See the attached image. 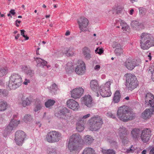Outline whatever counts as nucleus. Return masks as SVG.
Segmentation results:
<instances>
[{"mask_svg":"<svg viewBox=\"0 0 154 154\" xmlns=\"http://www.w3.org/2000/svg\"><path fill=\"white\" fill-rule=\"evenodd\" d=\"M35 60L36 61L37 65L38 66H44L47 64V62L42 59L41 58L38 57L34 58Z\"/></svg>","mask_w":154,"mask_h":154,"instance_id":"nucleus-24","label":"nucleus"},{"mask_svg":"<svg viewBox=\"0 0 154 154\" xmlns=\"http://www.w3.org/2000/svg\"><path fill=\"white\" fill-rule=\"evenodd\" d=\"M134 12V10L133 9H131L129 11V14L131 15H132L133 13V12Z\"/></svg>","mask_w":154,"mask_h":154,"instance_id":"nucleus-64","label":"nucleus"},{"mask_svg":"<svg viewBox=\"0 0 154 154\" xmlns=\"http://www.w3.org/2000/svg\"><path fill=\"white\" fill-rule=\"evenodd\" d=\"M89 128L91 131H94L96 129V117H92L89 122Z\"/></svg>","mask_w":154,"mask_h":154,"instance_id":"nucleus-22","label":"nucleus"},{"mask_svg":"<svg viewBox=\"0 0 154 154\" xmlns=\"http://www.w3.org/2000/svg\"><path fill=\"white\" fill-rule=\"evenodd\" d=\"M110 81L107 82L104 85H100L99 87V93L103 97H109L112 93L110 90Z\"/></svg>","mask_w":154,"mask_h":154,"instance_id":"nucleus-6","label":"nucleus"},{"mask_svg":"<svg viewBox=\"0 0 154 154\" xmlns=\"http://www.w3.org/2000/svg\"><path fill=\"white\" fill-rule=\"evenodd\" d=\"M41 109L40 106H36L34 108V111L35 112H37Z\"/></svg>","mask_w":154,"mask_h":154,"instance_id":"nucleus-58","label":"nucleus"},{"mask_svg":"<svg viewBox=\"0 0 154 154\" xmlns=\"http://www.w3.org/2000/svg\"><path fill=\"white\" fill-rule=\"evenodd\" d=\"M30 102L28 98H26L23 102V106H28L30 105Z\"/></svg>","mask_w":154,"mask_h":154,"instance_id":"nucleus-40","label":"nucleus"},{"mask_svg":"<svg viewBox=\"0 0 154 154\" xmlns=\"http://www.w3.org/2000/svg\"><path fill=\"white\" fill-rule=\"evenodd\" d=\"M154 113V106H152L150 109H146L141 114L142 118L146 120L149 119L152 115Z\"/></svg>","mask_w":154,"mask_h":154,"instance_id":"nucleus-14","label":"nucleus"},{"mask_svg":"<svg viewBox=\"0 0 154 154\" xmlns=\"http://www.w3.org/2000/svg\"><path fill=\"white\" fill-rule=\"evenodd\" d=\"M77 23L80 30V32L87 31V27L89 25V22L87 18L84 17H81L78 19Z\"/></svg>","mask_w":154,"mask_h":154,"instance_id":"nucleus-7","label":"nucleus"},{"mask_svg":"<svg viewBox=\"0 0 154 154\" xmlns=\"http://www.w3.org/2000/svg\"><path fill=\"white\" fill-rule=\"evenodd\" d=\"M20 122V121L12 120L11 121L9 125L6 128V130L8 132H10L15 129Z\"/></svg>","mask_w":154,"mask_h":154,"instance_id":"nucleus-17","label":"nucleus"},{"mask_svg":"<svg viewBox=\"0 0 154 154\" xmlns=\"http://www.w3.org/2000/svg\"><path fill=\"white\" fill-rule=\"evenodd\" d=\"M25 31L23 30H20V34L21 35H22L24 38H25V40H27L29 39V38L28 36H27V35H25Z\"/></svg>","mask_w":154,"mask_h":154,"instance_id":"nucleus-45","label":"nucleus"},{"mask_svg":"<svg viewBox=\"0 0 154 154\" xmlns=\"http://www.w3.org/2000/svg\"><path fill=\"white\" fill-rule=\"evenodd\" d=\"M26 73L27 75H29L30 77H32L34 75L33 72L31 69L28 70L26 72Z\"/></svg>","mask_w":154,"mask_h":154,"instance_id":"nucleus-51","label":"nucleus"},{"mask_svg":"<svg viewBox=\"0 0 154 154\" xmlns=\"http://www.w3.org/2000/svg\"><path fill=\"white\" fill-rule=\"evenodd\" d=\"M146 104L148 106H154V96L150 92L147 93L145 97Z\"/></svg>","mask_w":154,"mask_h":154,"instance_id":"nucleus-15","label":"nucleus"},{"mask_svg":"<svg viewBox=\"0 0 154 154\" xmlns=\"http://www.w3.org/2000/svg\"><path fill=\"white\" fill-rule=\"evenodd\" d=\"M82 154H95V152L93 149L88 147L84 149Z\"/></svg>","mask_w":154,"mask_h":154,"instance_id":"nucleus-28","label":"nucleus"},{"mask_svg":"<svg viewBox=\"0 0 154 154\" xmlns=\"http://www.w3.org/2000/svg\"><path fill=\"white\" fill-rule=\"evenodd\" d=\"M117 115L120 120L127 122L133 120L134 114L128 106H120L117 112Z\"/></svg>","mask_w":154,"mask_h":154,"instance_id":"nucleus-1","label":"nucleus"},{"mask_svg":"<svg viewBox=\"0 0 154 154\" xmlns=\"http://www.w3.org/2000/svg\"><path fill=\"white\" fill-rule=\"evenodd\" d=\"M133 146H131L130 147L129 149H124V150L125 151L124 152L125 153H133L134 152V150L132 149Z\"/></svg>","mask_w":154,"mask_h":154,"instance_id":"nucleus-44","label":"nucleus"},{"mask_svg":"<svg viewBox=\"0 0 154 154\" xmlns=\"http://www.w3.org/2000/svg\"><path fill=\"white\" fill-rule=\"evenodd\" d=\"M67 106H78L79 104L76 101L72 99H70L66 102Z\"/></svg>","mask_w":154,"mask_h":154,"instance_id":"nucleus-30","label":"nucleus"},{"mask_svg":"<svg viewBox=\"0 0 154 154\" xmlns=\"http://www.w3.org/2000/svg\"><path fill=\"white\" fill-rule=\"evenodd\" d=\"M30 81L29 79H25L24 81L23 82V84L24 85H28V83H29Z\"/></svg>","mask_w":154,"mask_h":154,"instance_id":"nucleus-56","label":"nucleus"},{"mask_svg":"<svg viewBox=\"0 0 154 154\" xmlns=\"http://www.w3.org/2000/svg\"><path fill=\"white\" fill-rule=\"evenodd\" d=\"M149 153L150 154H154V147H153L152 148V149L150 150Z\"/></svg>","mask_w":154,"mask_h":154,"instance_id":"nucleus-62","label":"nucleus"},{"mask_svg":"<svg viewBox=\"0 0 154 154\" xmlns=\"http://www.w3.org/2000/svg\"><path fill=\"white\" fill-rule=\"evenodd\" d=\"M104 49L102 48H100L99 47L97 48V54H98L100 55H101L104 52Z\"/></svg>","mask_w":154,"mask_h":154,"instance_id":"nucleus-42","label":"nucleus"},{"mask_svg":"<svg viewBox=\"0 0 154 154\" xmlns=\"http://www.w3.org/2000/svg\"><path fill=\"white\" fill-rule=\"evenodd\" d=\"M57 87L56 84L54 83L53 85H51L50 86L49 89L50 92L52 94H55V92L57 91Z\"/></svg>","mask_w":154,"mask_h":154,"instance_id":"nucleus-35","label":"nucleus"},{"mask_svg":"<svg viewBox=\"0 0 154 154\" xmlns=\"http://www.w3.org/2000/svg\"><path fill=\"white\" fill-rule=\"evenodd\" d=\"M9 12L10 13V14H11L13 15H15V12L14 11V10H13V9L11 10Z\"/></svg>","mask_w":154,"mask_h":154,"instance_id":"nucleus-60","label":"nucleus"},{"mask_svg":"<svg viewBox=\"0 0 154 154\" xmlns=\"http://www.w3.org/2000/svg\"><path fill=\"white\" fill-rule=\"evenodd\" d=\"M82 138L81 136L78 134H74L70 136L69 139V141L73 142L74 143L78 144L81 141Z\"/></svg>","mask_w":154,"mask_h":154,"instance_id":"nucleus-18","label":"nucleus"},{"mask_svg":"<svg viewBox=\"0 0 154 154\" xmlns=\"http://www.w3.org/2000/svg\"><path fill=\"white\" fill-rule=\"evenodd\" d=\"M151 54V53L150 52L149 53V54L148 55V57L149 58V60L150 61L152 59V56Z\"/></svg>","mask_w":154,"mask_h":154,"instance_id":"nucleus-63","label":"nucleus"},{"mask_svg":"<svg viewBox=\"0 0 154 154\" xmlns=\"http://www.w3.org/2000/svg\"><path fill=\"white\" fill-rule=\"evenodd\" d=\"M6 106H0V111H3L5 110L7 108Z\"/></svg>","mask_w":154,"mask_h":154,"instance_id":"nucleus-57","label":"nucleus"},{"mask_svg":"<svg viewBox=\"0 0 154 154\" xmlns=\"http://www.w3.org/2000/svg\"><path fill=\"white\" fill-rule=\"evenodd\" d=\"M97 130L100 128L103 123L102 118L100 116H97Z\"/></svg>","mask_w":154,"mask_h":154,"instance_id":"nucleus-31","label":"nucleus"},{"mask_svg":"<svg viewBox=\"0 0 154 154\" xmlns=\"http://www.w3.org/2000/svg\"><path fill=\"white\" fill-rule=\"evenodd\" d=\"M102 152L103 154H116V151L112 149L102 150Z\"/></svg>","mask_w":154,"mask_h":154,"instance_id":"nucleus-33","label":"nucleus"},{"mask_svg":"<svg viewBox=\"0 0 154 154\" xmlns=\"http://www.w3.org/2000/svg\"><path fill=\"white\" fill-rule=\"evenodd\" d=\"M108 141L112 145L115 146H117V142L114 140H109Z\"/></svg>","mask_w":154,"mask_h":154,"instance_id":"nucleus-50","label":"nucleus"},{"mask_svg":"<svg viewBox=\"0 0 154 154\" xmlns=\"http://www.w3.org/2000/svg\"><path fill=\"white\" fill-rule=\"evenodd\" d=\"M140 40L141 48L148 50L151 47L154 46V38L150 34L143 32L140 36Z\"/></svg>","mask_w":154,"mask_h":154,"instance_id":"nucleus-2","label":"nucleus"},{"mask_svg":"<svg viewBox=\"0 0 154 154\" xmlns=\"http://www.w3.org/2000/svg\"><path fill=\"white\" fill-rule=\"evenodd\" d=\"M124 65L128 69L131 70L136 66L137 63L134 60L129 58L124 63Z\"/></svg>","mask_w":154,"mask_h":154,"instance_id":"nucleus-13","label":"nucleus"},{"mask_svg":"<svg viewBox=\"0 0 154 154\" xmlns=\"http://www.w3.org/2000/svg\"><path fill=\"white\" fill-rule=\"evenodd\" d=\"M121 96L119 91H116L114 94L113 102L114 103H118L120 101Z\"/></svg>","mask_w":154,"mask_h":154,"instance_id":"nucleus-26","label":"nucleus"},{"mask_svg":"<svg viewBox=\"0 0 154 154\" xmlns=\"http://www.w3.org/2000/svg\"><path fill=\"white\" fill-rule=\"evenodd\" d=\"M139 13L142 16L144 15L145 14L146 9L143 8H140L139 9Z\"/></svg>","mask_w":154,"mask_h":154,"instance_id":"nucleus-49","label":"nucleus"},{"mask_svg":"<svg viewBox=\"0 0 154 154\" xmlns=\"http://www.w3.org/2000/svg\"><path fill=\"white\" fill-rule=\"evenodd\" d=\"M80 106H70L69 108L74 111L78 110Z\"/></svg>","mask_w":154,"mask_h":154,"instance_id":"nucleus-55","label":"nucleus"},{"mask_svg":"<svg viewBox=\"0 0 154 154\" xmlns=\"http://www.w3.org/2000/svg\"><path fill=\"white\" fill-rule=\"evenodd\" d=\"M151 132V131L149 128L144 129L141 132L140 138L143 142L146 143L149 140Z\"/></svg>","mask_w":154,"mask_h":154,"instance_id":"nucleus-10","label":"nucleus"},{"mask_svg":"<svg viewBox=\"0 0 154 154\" xmlns=\"http://www.w3.org/2000/svg\"><path fill=\"white\" fill-rule=\"evenodd\" d=\"M90 85L93 91H96V80H92L90 82Z\"/></svg>","mask_w":154,"mask_h":154,"instance_id":"nucleus-34","label":"nucleus"},{"mask_svg":"<svg viewBox=\"0 0 154 154\" xmlns=\"http://www.w3.org/2000/svg\"><path fill=\"white\" fill-rule=\"evenodd\" d=\"M90 116V114H87L84 116L82 118L83 119H86Z\"/></svg>","mask_w":154,"mask_h":154,"instance_id":"nucleus-59","label":"nucleus"},{"mask_svg":"<svg viewBox=\"0 0 154 154\" xmlns=\"http://www.w3.org/2000/svg\"><path fill=\"white\" fill-rule=\"evenodd\" d=\"M22 83V79L20 75L14 73L9 78L8 86L11 89H15L19 87Z\"/></svg>","mask_w":154,"mask_h":154,"instance_id":"nucleus-4","label":"nucleus"},{"mask_svg":"<svg viewBox=\"0 0 154 154\" xmlns=\"http://www.w3.org/2000/svg\"><path fill=\"white\" fill-rule=\"evenodd\" d=\"M69 48H63L62 49V51L63 53L65 54L66 55L67 53L68 52V51Z\"/></svg>","mask_w":154,"mask_h":154,"instance_id":"nucleus-48","label":"nucleus"},{"mask_svg":"<svg viewBox=\"0 0 154 154\" xmlns=\"http://www.w3.org/2000/svg\"><path fill=\"white\" fill-rule=\"evenodd\" d=\"M60 107L57 108L55 111V116L57 117L61 118L62 116L65 115L66 113L69 112L66 107H65L61 109Z\"/></svg>","mask_w":154,"mask_h":154,"instance_id":"nucleus-16","label":"nucleus"},{"mask_svg":"<svg viewBox=\"0 0 154 154\" xmlns=\"http://www.w3.org/2000/svg\"><path fill=\"white\" fill-rule=\"evenodd\" d=\"M23 120L26 122L30 121L32 120L31 116L29 115H26L23 119Z\"/></svg>","mask_w":154,"mask_h":154,"instance_id":"nucleus-38","label":"nucleus"},{"mask_svg":"<svg viewBox=\"0 0 154 154\" xmlns=\"http://www.w3.org/2000/svg\"><path fill=\"white\" fill-rule=\"evenodd\" d=\"M55 101L53 100H49L45 103V106H52L55 103Z\"/></svg>","mask_w":154,"mask_h":154,"instance_id":"nucleus-36","label":"nucleus"},{"mask_svg":"<svg viewBox=\"0 0 154 154\" xmlns=\"http://www.w3.org/2000/svg\"><path fill=\"white\" fill-rule=\"evenodd\" d=\"M2 95L4 97H6L8 94V91L5 89L3 90Z\"/></svg>","mask_w":154,"mask_h":154,"instance_id":"nucleus-52","label":"nucleus"},{"mask_svg":"<svg viewBox=\"0 0 154 154\" xmlns=\"http://www.w3.org/2000/svg\"><path fill=\"white\" fill-rule=\"evenodd\" d=\"M117 133L120 138L122 141L124 142L127 139L126 136L128 134L129 132L126 128L122 126L119 129Z\"/></svg>","mask_w":154,"mask_h":154,"instance_id":"nucleus-11","label":"nucleus"},{"mask_svg":"<svg viewBox=\"0 0 154 154\" xmlns=\"http://www.w3.org/2000/svg\"><path fill=\"white\" fill-rule=\"evenodd\" d=\"M141 131L140 129L134 128L131 131V136L134 140H138L140 137Z\"/></svg>","mask_w":154,"mask_h":154,"instance_id":"nucleus-20","label":"nucleus"},{"mask_svg":"<svg viewBox=\"0 0 154 154\" xmlns=\"http://www.w3.org/2000/svg\"><path fill=\"white\" fill-rule=\"evenodd\" d=\"M94 140L93 138L90 135H87L85 136L84 138L83 141L87 145L91 144Z\"/></svg>","mask_w":154,"mask_h":154,"instance_id":"nucleus-25","label":"nucleus"},{"mask_svg":"<svg viewBox=\"0 0 154 154\" xmlns=\"http://www.w3.org/2000/svg\"><path fill=\"white\" fill-rule=\"evenodd\" d=\"M26 136V134L24 131L21 130L17 131L15 133L14 138L17 144L19 146L22 145Z\"/></svg>","mask_w":154,"mask_h":154,"instance_id":"nucleus-8","label":"nucleus"},{"mask_svg":"<svg viewBox=\"0 0 154 154\" xmlns=\"http://www.w3.org/2000/svg\"><path fill=\"white\" fill-rule=\"evenodd\" d=\"M68 51L66 55L67 56H72L74 55L75 51L72 48H69Z\"/></svg>","mask_w":154,"mask_h":154,"instance_id":"nucleus-41","label":"nucleus"},{"mask_svg":"<svg viewBox=\"0 0 154 154\" xmlns=\"http://www.w3.org/2000/svg\"><path fill=\"white\" fill-rule=\"evenodd\" d=\"M81 101L82 104H84L87 106L91 104L92 103V97L89 95H85L81 99Z\"/></svg>","mask_w":154,"mask_h":154,"instance_id":"nucleus-21","label":"nucleus"},{"mask_svg":"<svg viewBox=\"0 0 154 154\" xmlns=\"http://www.w3.org/2000/svg\"><path fill=\"white\" fill-rule=\"evenodd\" d=\"M7 105V103L6 102L0 100V106H6Z\"/></svg>","mask_w":154,"mask_h":154,"instance_id":"nucleus-54","label":"nucleus"},{"mask_svg":"<svg viewBox=\"0 0 154 154\" xmlns=\"http://www.w3.org/2000/svg\"><path fill=\"white\" fill-rule=\"evenodd\" d=\"M78 144L74 143L73 142H71L69 141L68 148L69 150L70 151L75 150L77 149Z\"/></svg>","mask_w":154,"mask_h":154,"instance_id":"nucleus-27","label":"nucleus"},{"mask_svg":"<svg viewBox=\"0 0 154 154\" xmlns=\"http://www.w3.org/2000/svg\"><path fill=\"white\" fill-rule=\"evenodd\" d=\"M8 72V70L6 68L0 66V77L6 75Z\"/></svg>","mask_w":154,"mask_h":154,"instance_id":"nucleus-29","label":"nucleus"},{"mask_svg":"<svg viewBox=\"0 0 154 154\" xmlns=\"http://www.w3.org/2000/svg\"><path fill=\"white\" fill-rule=\"evenodd\" d=\"M78 65L75 68V72L78 74L82 75L85 72L86 66L84 61L79 60L77 62Z\"/></svg>","mask_w":154,"mask_h":154,"instance_id":"nucleus-9","label":"nucleus"},{"mask_svg":"<svg viewBox=\"0 0 154 154\" xmlns=\"http://www.w3.org/2000/svg\"><path fill=\"white\" fill-rule=\"evenodd\" d=\"M131 26L134 29L139 30L144 29V26L143 23H139L138 21L134 20L131 22Z\"/></svg>","mask_w":154,"mask_h":154,"instance_id":"nucleus-19","label":"nucleus"},{"mask_svg":"<svg viewBox=\"0 0 154 154\" xmlns=\"http://www.w3.org/2000/svg\"><path fill=\"white\" fill-rule=\"evenodd\" d=\"M84 122L82 120H80L77 123L76 129L79 132L82 131L84 129Z\"/></svg>","mask_w":154,"mask_h":154,"instance_id":"nucleus-23","label":"nucleus"},{"mask_svg":"<svg viewBox=\"0 0 154 154\" xmlns=\"http://www.w3.org/2000/svg\"><path fill=\"white\" fill-rule=\"evenodd\" d=\"M62 138V134L60 132L52 131L47 133L45 140L49 143H53L58 142Z\"/></svg>","mask_w":154,"mask_h":154,"instance_id":"nucleus-5","label":"nucleus"},{"mask_svg":"<svg viewBox=\"0 0 154 154\" xmlns=\"http://www.w3.org/2000/svg\"><path fill=\"white\" fill-rule=\"evenodd\" d=\"M115 52L117 55H120L122 52V48H116L115 50Z\"/></svg>","mask_w":154,"mask_h":154,"instance_id":"nucleus-39","label":"nucleus"},{"mask_svg":"<svg viewBox=\"0 0 154 154\" xmlns=\"http://www.w3.org/2000/svg\"><path fill=\"white\" fill-rule=\"evenodd\" d=\"M116 23H120L121 26H122V29L123 30V31H126V30L128 28V26L127 24L125 23L123 21H122L121 23L119 21L116 20Z\"/></svg>","mask_w":154,"mask_h":154,"instance_id":"nucleus-32","label":"nucleus"},{"mask_svg":"<svg viewBox=\"0 0 154 154\" xmlns=\"http://www.w3.org/2000/svg\"><path fill=\"white\" fill-rule=\"evenodd\" d=\"M84 89L82 87L76 88L71 91V97L74 99L79 98L83 94Z\"/></svg>","mask_w":154,"mask_h":154,"instance_id":"nucleus-12","label":"nucleus"},{"mask_svg":"<svg viewBox=\"0 0 154 154\" xmlns=\"http://www.w3.org/2000/svg\"><path fill=\"white\" fill-rule=\"evenodd\" d=\"M48 154H57L56 150L54 148H49Z\"/></svg>","mask_w":154,"mask_h":154,"instance_id":"nucleus-47","label":"nucleus"},{"mask_svg":"<svg viewBox=\"0 0 154 154\" xmlns=\"http://www.w3.org/2000/svg\"><path fill=\"white\" fill-rule=\"evenodd\" d=\"M85 58L86 60H88L90 59L91 57V55L90 54L89 52L86 54L85 55H83Z\"/></svg>","mask_w":154,"mask_h":154,"instance_id":"nucleus-53","label":"nucleus"},{"mask_svg":"<svg viewBox=\"0 0 154 154\" xmlns=\"http://www.w3.org/2000/svg\"><path fill=\"white\" fill-rule=\"evenodd\" d=\"M83 54L85 55L86 54L90 52L89 50L87 47H85L83 48L82 50Z\"/></svg>","mask_w":154,"mask_h":154,"instance_id":"nucleus-46","label":"nucleus"},{"mask_svg":"<svg viewBox=\"0 0 154 154\" xmlns=\"http://www.w3.org/2000/svg\"><path fill=\"white\" fill-rule=\"evenodd\" d=\"M106 116L109 118L113 119H114L116 118V116L115 114L112 113L111 112H108L107 113Z\"/></svg>","mask_w":154,"mask_h":154,"instance_id":"nucleus-43","label":"nucleus"},{"mask_svg":"<svg viewBox=\"0 0 154 154\" xmlns=\"http://www.w3.org/2000/svg\"><path fill=\"white\" fill-rule=\"evenodd\" d=\"M149 71L151 73V79L154 81V67L150 66L149 68Z\"/></svg>","mask_w":154,"mask_h":154,"instance_id":"nucleus-37","label":"nucleus"},{"mask_svg":"<svg viewBox=\"0 0 154 154\" xmlns=\"http://www.w3.org/2000/svg\"><path fill=\"white\" fill-rule=\"evenodd\" d=\"M125 76L126 77L125 85L126 89L132 91L139 85V82L134 75L127 73Z\"/></svg>","mask_w":154,"mask_h":154,"instance_id":"nucleus-3","label":"nucleus"},{"mask_svg":"<svg viewBox=\"0 0 154 154\" xmlns=\"http://www.w3.org/2000/svg\"><path fill=\"white\" fill-rule=\"evenodd\" d=\"M115 47L116 48H122L120 44L119 43H117L115 45Z\"/></svg>","mask_w":154,"mask_h":154,"instance_id":"nucleus-61","label":"nucleus"}]
</instances>
